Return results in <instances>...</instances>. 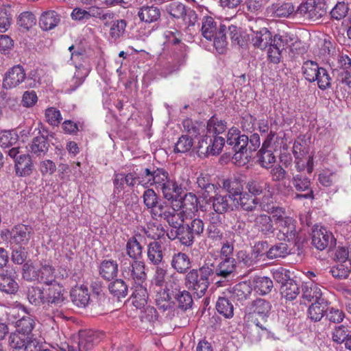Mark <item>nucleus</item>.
I'll return each instance as SVG.
<instances>
[{"instance_id": "nucleus-43", "label": "nucleus", "mask_w": 351, "mask_h": 351, "mask_svg": "<svg viewBox=\"0 0 351 351\" xmlns=\"http://www.w3.org/2000/svg\"><path fill=\"white\" fill-rule=\"evenodd\" d=\"M271 304L269 302L263 299H257L252 304L251 310L252 313L258 315L264 323L267 322V319L271 311Z\"/></svg>"}, {"instance_id": "nucleus-62", "label": "nucleus", "mask_w": 351, "mask_h": 351, "mask_svg": "<svg viewBox=\"0 0 351 351\" xmlns=\"http://www.w3.org/2000/svg\"><path fill=\"white\" fill-rule=\"evenodd\" d=\"M54 268L49 265H43L40 269V282L47 285L56 282L54 276Z\"/></svg>"}, {"instance_id": "nucleus-5", "label": "nucleus", "mask_w": 351, "mask_h": 351, "mask_svg": "<svg viewBox=\"0 0 351 351\" xmlns=\"http://www.w3.org/2000/svg\"><path fill=\"white\" fill-rule=\"evenodd\" d=\"M186 210L178 212L172 206L162 200L154 209L149 211L151 217L155 220H164L171 227H178V222H183Z\"/></svg>"}, {"instance_id": "nucleus-23", "label": "nucleus", "mask_w": 351, "mask_h": 351, "mask_svg": "<svg viewBox=\"0 0 351 351\" xmlns=\"http://www.w3.org/2000/svg\"><path fill=\"white\" fill-rule=\"evenodd\" d=\"M254 228L266 238L271 237L275 232L272 219L266 214L256 215L254 219Z\"/></svg>"}, {"instance_id": "nucleus-12", "label": "nucleus", "mask_w": 351, "mask_h": 351, "mask_svg": "<svg viewBox=\"0 0 351 351\" xmlns=\"http://www.w3.org/2000/svg\"><path fill=\"white\" fill-rule=\"evenodd\" d=\"M245 189L247 190V193L254 197L261 195L267 196L268 199L272 197L271 184L263 178L256 176L250 178L245 184Z\"/></svg>"}, {"instance_id": "nucleus-32", "label": "nucleus", "mask_w": 351, "mask_h": 351, "mask_svg": "<svg viewBox=\"0 0 351 351\" xmlns=\"http://www.w3.org/2000/svg\"><path fill=\"white\" fill-rule=\"evenodd\" d=\"M260 206L261 207V210L267 213H271L272 214L273 218L276 221V223L280 224L282 221L287 218L285 215V210L282 207L275 206L272 204V201L269 202V199H268L267 196H263L261 198V201L260 202Z\"/></svg>"}, {"instance_id": "nucleus-49", "label": "nucleus", "mask_w": 351, "mask_h": 351, "mask_svg": "<svg viewBox=\"0 0 351 351\" xmlns=\"http://www.w3.org/2000/svg\"><path fill=\"white\" fill-rule=\"evenodd\" d=\"M257 162L263 168H269L276 161V157L271 149L262 147L256 154Z\"/></svg>"}, {"instance_id": "nucleus-16", "label": "nucleus", "mask_w": 351, "mask_h": 351, "mask_svg": "<svg viewBox=\"0 0 351 351\" xmlns=\"http://www.w3.org/2000/svg\"><path fill=\"white\" fill-rule=\"evenodd\" d=\"M232 198L228 195H221L219 193L215 194L214 196H210L205 201L206 204H210L212 208L215 213L213 215H219L225 214L228 212L234 210V204L232 205L230 202Z\"/></svg>"}, {"instance_id": "nucleus-54", "label": "nucleus", "mask_w": 351, "mask_h": 351, "mask_svg": "<svg viewBox=\"0 0 351 351\" xmlns=\"http://www.w3.org/2000/svg\"><path fill=\"white\" fill-rule=\"evenodd\" d=\"M207 131L213 134H221L227 129V123L224 120L219 119L216 116H213L207 122L206 126Z\"/></svg>"}, {"instance_id": "nucleus-47", "label": "nucleus", "mask_w": 351, "mask_h": 351, "mask_svg": "<svg viewBox=\"0 0 351 351\" xmlns=\"http://www.w3.org/2000/svg\"><path fill=\"white\" fill-rule=\"evenodd\" d=\"M127 22L124 19L113 20L110 25L109 35L113 41H117L125 33Z\"/></svg>"}, {"instance_id": "nucleus-51", "label": "nucleus", "mask_w": 351, "mask_h": 351, "mask_svg": "<svg viewBox=\"0 0 351 351\" xmlns=\"http://www.w3.org/2000/svg\"><path fill=\"white\" fill-rule=\"evenodd\" d=\"M280 290L282 295L288 300L295 299L300 293L299 285L293 279L281 285Z\"/></svg>"}, {"instance_id": "nucleus-52", "label": "nucleus", "mask_w": 351, "mask_h": 351, "mask_svg": "<svg viewBox=\"0 0 351 351\" xmlns=\"http://www.w3.org/2000/svg\"><path fill=\"white\" fill-rule=\"evenodd\" d=\"M302 298L308 302H317V300L324 299L322 298V293L320 288L316 285L308 286L305 285L302 287Z\"/></svg>"}, {"instance_id": "nucleus-56", "label": "nucleus", "mask_w": 351, "mask_h": 351, "mask_svg": "<svg viewBox=\"0 0 351 351\" xmlns=\"http://www.w3.org/2000/svg\"><path fill=\"white\" fill-rule=\"evenodd\" d=\"M28 300L36 306L45 304V289L32 287L28 290Z\"/></svg>"}, {"instance_id": "nucleus-10", "label": "nucleus", "mask_w": 351, "mask_h": 351, "mask_svg": "<svg viewBox=\"0 0 351 351\" xmlns=\"http://www.w3.org/2000/svg\"><path fill=\"white\" fill-rule=\"evenodd\" d=\"M312 244L319 250H323L326 247L331 249L335 246L336 239L326 228L314 226L312 231Z\"/></svg>"}, {"instance_id": "nucleus-57", "label": "nucleus", "mask_w": 351, "mask_h": 351, "mask_svg": "<svg viewBox=\"0 0 351 351\" xmlns=\"http://www.w3.org/2000/svg\"><path fill=\"white\" fill-rule=\"evenodd\" d=\"M217 312L226 318H231L234 315L232 304L226 298H219L216 304Z\"/></svg>"}, {"instance_id": "nucleus-45", "label": "nucleus", "mask_w": 351, "mask_h": 351, "mask_svg": "<svg viewBox=\"0 0 351 351\" xmlns=\"http://www.w3.org/2000/svg\"><path fill=\"white\" fill-rule=\"evenodd\" d=\"M184 130L190 135V137H197L204 134L206 130V125L202 122L193 121L191 119H186L182 121Z\"/></svg>"}, {"instance_id": "nucleus-7", "label": "nucleus", "mask_w": 351, "mask_h": 351, "mask_svg": "<svg viewBox=\"0 0 351 351\" xmlns=\"http://www.w3.org/2000/svg\"><path fill=\"white\" fill-rule=\"evenodd\" d=\"M145 267V263L140 260L130 261L128 258H125L121 261L122 274L125 278H132L135 283L145 282L147 274Z\"/></svg>"}, {"instance_id": "nucleus-17", "label": "nucleus", "mask_w": 351, "mask_h": 351, "mask_svg": "<svg viewBox=\"0 0 351 351\" xmlns=\"http://www.w3.org/2000/svg\"><path fill=\"white\" fill-rule=\"evenodd\" d=\"M104 333L93 330H84L79 332L78 347L84 350L92 349L97 345L104 338Z\"/></svg>"}, {"instance_id": "nucleus-53", "label": "nucleus", "mask_w": 351, "mask_h": 351, "mask_svg": "<svg viewBox=\"0 0 351 351\" xmlns=\"http://www.w3.org/2000/svg\"><path fill=\"white\" fill-rule=\"evenodd\" d=\"M216 259L217 256H215L214 260L210 258L209 256H207L203 265L198 270L200 276L207 281H209V277L213 275H215L217 277V266L215 261Z\"/></svg>"}, {"instance_id": "nucleus-40", "label": "nucleus", "mask_w": 351, "mask_h": 351, "mask_svg": "<svg viewBox=\"0 0 351 351\" xmlns=\"http://www.w3.org/2000/svg\"><path fill=\"white\" fill-rule=\"evenodd\" d=\"M171 295L174 296L175 300L178 302V306L180 309L186 311L192 307L193 300L191 293L188 291H181L176 287L175 289H171L170 295Z\"/></svg>"}, {"instance_id": "nucleus-6", "label": "nucleus", "mask_w": 351, "mask_h": 351, "mask_svg": "<svg viewBox=\"0 0 351 351\" xmlns=\"http://www.w3.org/2000/svg\"><path fill=\"white\" fill-rule=\"evenodd\" d=\"M326 14L324 4L320 0H306L295 10L294 16L317 21Z\"/></svg>"}, {"instance_id": "nucleus-24", "label": "nucleus", "mask_w": 351, "mask_h": 351, "mask_svg": "<svg viewBox=\"0 0 351 351\" xmlns=\"http://www.w3.org/2000/svg\"><path fill=\"white\" fill-rule=\"evenodd\" d=\"M32 234V228L23 224L14 226L10 232V242L16 245L28 243Z\"/></svg>"}, {"instance_id": "nucleus-37", "label": "nucleus", "mask_w": 351, "mask_h": 351, "mask_svg": "<svg viewBox=\"0 0 351 351\" xmlns=\"http://www.w3.org/2000/svg\"><path fill=\"white\" fill-rule=\"evenodd\" d=\"M60 21V16L54 10L44 12L39 19L42 29L48 31L54 29Z\"/></svg>"}, {"instance_id": "nucleus-22", "label": "nucleus", "mask_w": 351, "mask_h": 351, "mask_svg": "<svg viewBox=\"0 0 351 351\" xmlns=\"http://www.w3.org/2000/svg\"><path fill=\"white\" fill-rule=\"evenodd\" d=\"M332 339L334 342L344 344L346 349L351 350V323L336 326L333 330Z\"/></svg>"}, {"instance_id": "nucleus-29", "label": "nucleus", "mask_w": 351, "mask_h": 351, "mask_svg": "<svg viewBox=\"0 0 351 351\" xmlns=\"http://www.w3.org/2000/svg\"><path fill=\"white\" fill-rule=\"evenodd\" d=\"M16 174L20 177L29 176L33 171V162L29 154H20L14 162Z\"/></svg>"}, {"instance_id": "nucleus-1", "label": "nucleus", "mask_w": 351, "mask_h": 351, "mask_svg": "<svg viewBox=\"0 0 351 351\" xmlns=\"http://www.w3.org/2000/svg\"><path fill=\"white\" fill-rule=\"evenodd\" d=\"M141 178L143 186H155L161 192L165 199L173 202L181 199V186L169 176L168 171L164 168L149 165L142 169Z\"/></svg>"}, {"instance_id": "nucleus-33", "label": "nucleus", "mask_w": 351, "mask_h": 351, "mask_svg": "<svg viewBox=\"0 0 351 351\" xmlns=\"http://www.w3.org/2000/svg\"><path fill=\"white\" fill-rule=\"evenodd\" d=\"M119 266L116 261L104 260L99 266V274L106 280H112L117 276Z\"/></svg>"}, {"instance_id": "nucleus-34", "label": "nucleus", "mask_w": 351, "mask_h": 351, "mask_svg": "<svg viewBox=\"0 0 351 351\" xmlns=\"http://www.w3.org/2000/svg\"><path fill=\"white\" fill-rule=\"evenodd\" d=\"M145 282H136L132 289V304L138 308L143 307L148 299V293Z\"/></svg>"}, {"instance_id": "nucleus-8", "label": "nucleus", "mask_w": 351, "mask_h": 351, "mask_svg": "<svg viewBox=\"0 0 351 351\" xmlns=\"http://www.w3.org/2000/svg\"><path fill=\"white\" fill-rule=\"evenodd\" d=\"M249 137L241 134L239 129L231 128L227 134L226 143L234 152V158H241V154L246 153Z\"/></svg>"}, {"instance_id": "nucleus-36", "label": "nucleus", "mask_w": 351, "mask_h": 351, "mask_svg": "<svg viewBox=\"0 0 351 351\" xmlns=\"http://www.w3.org/2000/svg\"><path fill=\"white\" fill-rule=\"evenodd\" d=\"M49 147L47 138L39 131L38 135L34 137L29 144V151L32 154L41 156L46 154Z\"/></svg>"}, {"instance_id": "nucleus-58", "label": "nucleus", "mask_w": 351, "mask_h": 351, "mask_svg": "<svg viewBox=\"0 0 351 351\" xmlns=\"http://www.w3.org/2000/svg\"><path fill=\"white\" fill-rule=\"evenodd\" d=\"M146 236L154 240H158L163 237L165 235V228L160 223H149L147 227L144 228Z\"/></svg>"}, {"instance_id": "nucleus-64", "label": "nucleus", "mask_w": 351, "mask_h": 351, "mask_svg": "<svg viewBox=\"0 0 351 351\" xmlns=\"http://www.w3.org/2000/svg\"><path fill=\"white\" fill-rule=\"evenodd\" d=\"M318 87L322 90H326L331 86L332 79L326 69L320 67L315 73Z\"/></svg>"}, {"instance_id": "nucleus-38", "label": "nucleus", "mask_w": 351, "mask_h": 351, "mask_svg": "<svg viewBox=\"0 0 351 351\" xmlns=\"http://www.w3.org/2000/svg\"><path fill=\"white\" fill-rule=\"evenodd\" d=\"M191 260L189 256L183 252H178L173 255L171 265L177 272L185 274L191 267Z\"/></svg>"}, {"instance_id": "nucleus-44", "label": "nucleus", "mask_w": 351, "mask_h": 351, "mask_svg": "<svg viewBox=\"0 0 351 351\" xmlns=\"http://www.w3.org/2000/svg\"><path fill=\"white\" fill-rule=\"evenodd\" d=\"M143 246L136 237H132L127 241L125 250L132 260H140L143 256Z\"/></svg>"}, {"instance_id": "nucleus-9", "label": "nucleus", "mask_w": 351, "mask_h": 351, "mask_svg": "<svg viewBox=\"0 0 351 351\" xmlns=\"http://www.w3.org/2000/svg\"><path fill=\"white\" fill-rule=\"evenodd\" d=\"M184 285L189 290L193 291L198 298H201L206 293L210 282L202 277L197 269H193L186 274Z\"/></svg>"}, {"instance_id": "nucleus-27", "label": "nucleus", "mask_w": 351, "mask_h": 351, "mask_svg": "<svg viewBox=\"0 0 351 351\" xmlns=\"http://www.w3.org/2000/svg\"><path fill=\"white\" fill-rule=\"evenodd\" d=\"M243 182V180L238 176H233L223 181V189L232 198V201L236 200V197L244 192Z\"/></svg>"}, {"instance_id": "nucleus-55", "label": "nucleus", "mask_w": 351, "mask_h": 351, "mask_svg": "<svg viewBox=\"0 0 351 351\" xmlns=\"http://www.w3.org/2000/svg\"><path fill=\"white\" fill-rule=\"evenodd\" d=\"M143 193L142 198L143 203L147 209H154L161 201L159 195L156 191L149 187H147Z\"/></svg>"}, {"instance_id": "nucleus-63", "label": "nucleus", "mask_w": 351, "mask_h": 351, "mask_svg": "<svg viewBox=\"0 0 351 351\" xmlns=\"http://www.w3.org/2000/svg\"><path fill=\"white\" fill-rule=\"evenodd\" d=\"M186 6L178 1H173L166 6V11L175 19H182L186 12Z\"/></svg>"}, {"instance_id": "nucleus-59", "label": "nucleus", "mask_w": 351, "mask_h": 351, "mask_svg": "<svg viewBox=\"0 0 351 351\" xmlns=\"http://www.w3.org/2000/svg\"><path fill=\"white\" fill-rule=\"evenodd\" d=\"M319 68L320 66L316 62L312 60L304 62L302 69L305 79L310 82H315L317 76L315 73Z\"/></svg>"}, {"instance_id": "nucleus-61", "label": "nucleus", "mask_w": 351, "mask_h": 351, "mask_svg": "<svg viewBox=\"0 0 351 351\" xmlns=\"http://www.w3.org/2000/svg\"><path fill=\"white\" fill-rule=\"evenodd\" d=\"M237 265L240 264L245 267H253L258 261L255 259L252 252L245 250H239L236 254Z\"/></svg>"}, {"instance_id": "nucleus-39", "label": "nucleus", "mask_w": 351, "mask_h": 351, "mask_svg": "<svg viewBox=\"0 0 351 351\" xmlns=\"http://www.w3.org/2000/svg\"><path fill=\"white\" fill-rule=\"evenodd\" d=\"M328 308V302L324 299L313 302L308 309V317L312 321L319 322L325 315Z\"/></svg>"}, {"instance_id": "nucleus-35", "label": "nucleus", "mask_w": 351, "mask_h": 351, "mask_svg": "<svg viewBox=\"0 0 351 351\" xmlns=\"http://www.w3.org/2000/svg\"><path fill=\"white\" fill-rule=\"evenodd\" d=\"M221 218L219 215H213L209 219V223L206 228L207 237L212 241H218L223 238V232L221 229Z\"/></svg>"}, {"instance_id": "nucleus-41", "label": "nucleus", "mask_w": 351, "mask_h": 351, "mask_svg": "<svg viewBox=\"0 0 351 351\" xmlns=\"http://www.w3.org/2000/svg\"><path fill=\"white\" fill-rule=\"evenodd\" d=\"M110 293L118 300L125 298L128 294L129 287L128 284L121 278L112 280L108 286Z\"/></svg>"}, {"instance_id": "nucleus-13", "label": "nucleus", "mask_w": 351, "mask_h": 351, "mask_svg": "<svg viewBox=\"0 0 351 351\" xmlns=\"http://www.w3.org/2000/svg\"><path fill=\"white\" fill-rule=\"evenodd\" d=\"M142 170L138 175L134 173H128L127 174L123 173H114L113 179L114 191L113 195L115 196L119 195L124 189V185L126 184L130 187H133L136 184L142 185L141 178Z\"/></svg>"}, {"instance_id": "nucleus-30", "label": "nucleus", "mask_w": 351, "mask_h": 351, "mask_svg": "<svg viewBox=\"0 0 351 351\" xmlns=\"http://www.w3.org/2000/svg\"><path fill=\"white\" fill-rule=\"evenodd\" d=\"M19 289L15 276L11 271L5 270L0 274V291L7 294H14Z\"/></svg>"}, {"instance_id": "nucleus-46", "label": "nucleus", "mask_w": 351, "mask_h": 351, "mask_svg": "<svg viewBox=\"0 0 351 351\" xmlns=\"http://www.w3.org/2000/svg\"><path fill=\"white\" fill-rule=\"evenodd\" d=\"M36 326V322L34 317L29 315L23 316L16 322V332L23 335L31 337L32 330Z\"/></svg>"}, {"instance_id": "nucleus-50", "label": "nucleus", "mask_w": 351, "mask_h": 351, "mask_svg": "<svg viewBox=\"0 0 351 351\" xmlns=\"http://www.w3.org/2000/svg\"><path fill=\"white\" fill-rule=\"evenodd\" d=\"M294 165L296 170L302 173L305 169L308 173H311L314 169L313 156L311 155H306V156H300L294 158Z\"/></svg>"}, {"instance_id": "nucleus-18", "label": "nucleus", "mask_w": 351, "mask_h": 351, "mask_svg": "<svg viewBox=\"0 0 351 351\" xmlns=\"http://www.w3.org/2000/svg\"><path fill=\"white\" fill-rule=\"evenodd\" d=\"M250 28L253 33L251 42L255 47L263 50L272 43L273 36L267 28H258L253 25H250Z\"/></svg>"}, {"instance_id": "nucleus-21", "label": "nucleus", "mask_w": 351, "mask_h": 351, "mask_svg": "<svg viewBox=\"0 0 351 351\" xmlns=\"http://www.w3.org/2000/svg\"><path fill=\"white\" fill-rule=\"evenodd\" d=\"M196 183L198 187L197 193L204 201H207L210 195L217 190V186L211 183L210 176L207 173H201L197 177Z\"/></svg>"}, {"instance_id": "nucleus-11", "label": "nucleus", "mask_w": 351, "mask_h": 351, "mask_svg": "<svg viewBox=\"0 0 351 351\" xmlns=\"http://www.w3.org/2000/svg\"><path fill=\"white\" fill-rule=\"evenodd\" d=\"M296 221L292 217H287L279 224L280 234H282L280 239L292 242L300 250L302 245L301 238L296 227Z\"/></svg>"}, {"instance_id": "nucleus-42", "label": "nucleus", "mask_w": 351, "mask_h": 351, "mask_svg": "<svg viewBox=\"0 0 351 351\" xmlns=\"http://www.w3.org/2000/svg\"><path fill=\"white\" fill-rule=\"evenodd\" d=\"M72 302L79 307H85L90 300L88 290L86 287H75L70 292Z\"/></svg>"}, {"instance_id": "nucleus-20", "label": "nucleus", "mask_w": 351, "mask_h": 351, "mask_svg": "<svg viewBox=\"0 0 351 351\" xmlns=\"http://www.w3.org/2000/svg\"><path fill=\"white\" fill-rule=\"evenodd\" d=\"M291 182L297 191L306 192L304 195H298V197L305 199L313 198V191L311 189V180L302 173L293 174Z\"/></svg>"}, {"instance_id": "nucleus-15", "label": "nucleus", "mask_w": 351, "mask_h": 351, "mask_svg": "<svg viewBox=\"0 0 351 351\" xmlns=\"http://www.w3.org/2000/svg\"><path fill=\"white\" fill-rule=\"evenodd\" d=\"M217 266V277L220 278V280L216 282L217 287L223 285L225 281L232 279L235 276L237 270V261L235 258L220 259Z\"/></svg>"}, {"instance_id": "nucleus-60", "label": "nucleus", "mask_w": 351, "mask_h": 351, "mask_svg": "<svg viewBox=\"0 0 351 351\" xmlns=\"http://www.w3.org/2000/svg\"><path fill=\"white\" fill-rule=\"evenodd\" d=\"M289 254L287 245L284 243H277L271 247L266 252V256L269 259L285 257Z\"/></svg>"}, {"instance_id": "nucleus-4", "label": "nucleus", "mask_w": 351, "mask_h": 351, "mask_svg": "<svg viewBox=\"0 0 351 351\" xmlns=\"http://www.w3.org/2000/svg\"><path fill=\"white\" fill-rule=\"evenodd\" d=\"M178 234L180 243L186 247L193 245L196 237H201L205 230V224L199 217L190 218L189 221L178 222Z\"/></svg>"}, {"instance_id": "nucleus-14", "label": "nucleus", "mask_w": 351, "mask_h": 351, "mask_svg": "<svg viewBox=\"0 0 351 351\" xmlns=\"http://www.w3.org/2000/svg\"><path fill=\"white\" fill-rule=\"evenodd\" d=\"M26 79L24 68L20 65H14L9 69L5 73L2 86L3 88L12 89L19 86Z\"/></svg>"}, {"instance_id": "nucleus-26", "label": "nucleus", "mask_w": 351, "mask_h": 351, "mask_svg": "<svg viewBox=\"0 0 351 351\" xmlns=\"http://www.w3.org/2000/svg\"><path fill=\"white\" fill-rule=\"evenodd\" d=\"M49 286L45 289V304L61 305L64 300V289L57 282Z\"/></svg>"}, {"instance_id": "nucleus-19", "label": "nucleus", "mask_w": 351, "mask_h": 351, "mask_svg": "<svg viewBox=\"0 0 351 351\" xmlns=\"http://www.w3.org/2000/svg\"><path fill=\"white\" fill-rule=\"evenodd\" d=\"M261 201V199L253 197L247 192H243L236 197V200L232 202L236 209L252 213L257 209L258 204L260 205Z\"/></svg>"}, {"instance_id": "nucleus-48", "label": "nucleus", "mask_w": 351, "mask_h": 351, "mask_svg": "<svg viewBox=\"0 0 351 351\" xmlns=\"http://www.w3.org/2000/svg\"><path fill=\"white\" fill-rule=\"evenodd\" d=\"M254 290L261 295L269 293L273 287L272 280L265 276H256L253 280Z\"/></svg>"}, {"instance_id": "nucleus-28", "label": "nucleus", "mask_w": 351, "mask_h": 351, "mask_svg": "<svg viewBox=\"0 0 351 351\" xmlns=\"http://www.w3.org/2000/svg\"><path fill=\"white\" fill-rule=\"evenodd\" d=\"M252 291V287L250 282H241L232 287L230 291L231 298L243 304L250 298Z\"/></svg>"}, {"instance_id": "nucleus-25", "label": "nucleus", "mask_w": 351, "mask_h": 351, "mask_svg": "<svg viewBox=\"0 0 351 351\" xmlns=\"http://www.w3.org/2000/svg\"><path fill=\"white\" fill-rule=\"evenodd\" d=\"M137 16L140 21L147 24L156 23L161 17V10L157 6L143 5L138 8Z\"/></svg>"}, {"instance_id": "nucleus-31", "label": "nucleus", "mask_w": 351, "mask_h": 351, "mask_svg": "<svg viewBox=\"0 0 351 351\" xmlns=\"http://www.w3.org/2000/svg\"><path fill=\"white\" fill-rule=\"evenodd\" d=\"M164 247L159 241H154L147 245V256L150 264L160 265L163 261Z\"/></svg>"}, {"instance_id": "nucleus-2", "label": "nucleus", "mask_w": 351, "mask_h": 351, "mask_svg": "<svg viewBox=\"0 0 351 351\" xmlns=\"http://www.w3.org/2000/svg\"><path fill=\"white\" fill-rule=\"evenodd\" d=\"M227 26L217 22L212 16H206L202 20L201 32L202 36L209 41H213V46L219 53H223L227 47Z\"/></svg>"}, {"instance_id": "nucleus-3", "label": "nucleus", "mask_w": 351, "mask_h": 351, "mask_svg": "<svg viewBox=\"0 0 351 351\" xmlns=\"http://www.w3.org/2000/svg\"><path fill=\"white\" fill-rule=\"evenodd\" d=\"M156 266V268L153 277V282L158 287L156 291V304L162 312L171 313L174 308V302L171 300L170 296V289H173L172 283L167 282L165 287L162 288L165 281L167 269L160 265Z\"/></svg>"}]
</instances>
